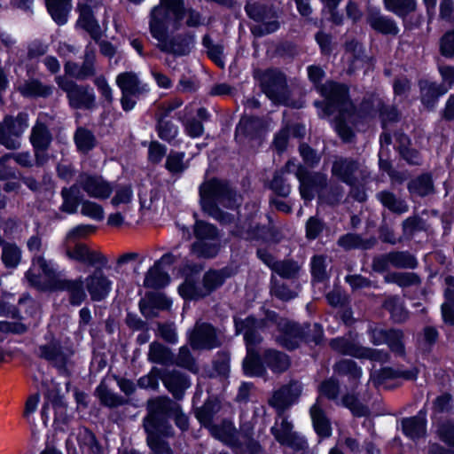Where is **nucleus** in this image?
Masks as SVG:
<instances>
[{
    "instance_id": "obj_51",
    "label": "nucleus",
    "mask_w": 454,
    "mask_h": 454,
    "mask_svg": "<svg viewBox=\"0 0 454 454\" xmlns=\"http://www.w3.org/2000/svg\"><path fill=\"white\" fill-rule=\"evenodd\" d=\"M404 338L405 336L402 329H388L387 345L389 351L393 352L396 357H405L407 356Z\"/></svg>"
},
{
    "instance_id": "obj_13",
    "label": "nucleus",
    "mask_w": 454,
    "mask_h": 454,
    "mask_svg": "<svg viewBox=\"0 0 454 454\" xmlns=\"http://www.w3.org/2000/svg\"><path fill=\"white\" fill-rule=\"evenodd\" d=\"M28 128V114L24 112L16 116L6 115L0 121V145L8 150L19 149L20 138Z\"/></svg>"
},
{
    "instance_id": "obj_64",
    "label": "nucleus",
    "mask_w": 454,
    "mask_h": 454,
    "mask_svg": "<svg viewBox=\"0 0 454 454\" xmlns=\"http://www.w3.org/2000/svg\"><path fill=\"white\" fill-rule=\"evenodd\" d=\"M454 409V397L449 393H442L434 398L432 403L433 414H451Z\"/></svg>"
},
{
    "instance_id": "obj_20",
    "label": "nucleus",
    "mask_w": 454,
    "mask_h": 454,
    "mask_svg": "<svg viewBox=\"0 0 454 454\" xmlns=\"http://www.w3.org/2000/svg\"><path fill=\"white\" fill-rule=\"evenodd\" d=\"M302 392V384L295 380H290L287 384L281 386L275 390L269 399L268 403L277 410L279 416L300 397Z\"/></svg>"
},
{
    "instance_id": "obj_1",
    "label": "nucleus",
    "mask_w": 454,
    "mask_h": 454,
    "mask_svg": "<svg viewBox=\"0 0 454 454\" xmlns=\"http://www.w3.org/2000/svg\"><path fill=\"white\" fill-rule=\"evenodd\" d=\"M317 91L327 100L326 114H332L335 110L339 112L335 121L336 131L344 141H350L353 131L347 122L360 129V124L367 118L366 114L355 110L348 97V88L343 84L327 81L317 86Z\"/></svg>"
},
{
    "instance_id": "obj_42",
    "label": "nucleus",
    "mask_w": 454,
    "mask_h": 454,
    "mask_svg": "<svg viewBox=\"0 0 454 454\" xmlns=\"http://www.w3.org/2000/svg\"><path fill=\"white\" fill-rule=\"evenodd\" d=\"M382 308L388 312L391 320L395 324L405 323L409 317V312L398 296L384 299Z\"/></svg>"
},
{
    "instance_id": "obj_18",
    "label": "nucleus",
    "mask_w": 454,
    "mask_h": 454,
    "mask_svg": "<svg viewBox=\"0 0 454 454\" xmlns=\"http://www.w3.org/2000/svg\"><path fill=\"white\" fill-rule=\"evenodd\" d=\"M257 257L274 273L285 279H297L302 265L294 259L277 260L273 254L264 248H258Z\"/></svg>"
},
{
    "instance_id": "obj_46",
    "label": "nucleus",
    "mask_w": 454,
    "mask_h": 454,
    "mask_svg": "<svg viewBox=\"0 0 454 454\" xmlns=\"http://www.w3.org/2000/svg\"><path fill=\"white\" fill-rule=\"evenodd\" d=\"M52 141V136L48 127L37 120L33 126L30 135V142L34 148L49 149Z\"/></svg>"
},
{
    "instance_id": "obj_12",
    "label": "nucleus",
    "mask_w": 454,
    "mask_h": 454,
    "mask_svg": "<svg viewBox=\"0 0 454 454\" xmlns=\"http://www.w3.org/2000/svg\"><path fill=\"white\" fill-rule=\"evenodd\" d=\"M247 16L261 24L255 25L251 31L255 36H263L277 31L280 24L272 5L261 2H248L245 6Z\"/></svg>"
},
{
    "instance_id": "obj_52",
    "label": "nucleus",
    "mask_w": 454,
    "mask_h": 454,
    "mask_svg": "<svg viewBox=\"0 0 454 454\" xmlns=\"http://www.w3.org/2000/svg\"><path fill=\"white\" fill-rule=\"evenodd\" d=\"M48 12L52 19L59 25L67 20V15L71 10V0H46Z\"/></svg>"
},
{
    "instance_id": "obj_5",
    "label": "nucleus",
    "mask_w": 454,
    "mask_h": 454,
    "mask_svg": "<svg viewBox=\"0 0 454 454\" xmlns=\"http://www.w3.org/2000/svg\"><path fill=\"white\" fill-rule=\"evenodd\" d=\"M35 263H38L45 278H51V291H65L68 294V301L72 306H80L86 299L87 294L84 289L85 281L82 277L69 279L61 277L51 262L45 258H35Z\"/></svg>"
},
{
    "instance_id": "obj_27",
    "label": "nucleus",
    "mask_w": 454,
    "mask_h": 454,
    "mask_svg": "<svg viewBox=\"0 0 454 454\" xmlns=\"http://www.w3.org/2000/svg\"><path fill=\"white\" fill-rule=\"evenodd\" d=\"M419 370L416 367L401 370L393 367H383L378 371L371 372V381L374 387H382L388 380L403 378L407 381H415L418 379Z\"/></svg>"
},
{
    "instance_id": "obj_7",
    "label": "nucleus",
    "mask_w": 454,
    "mask_h": 454,
    "mask_svg": "<svg viewBox=\"0 0 454 454\" xmlns=\"http://www.w3.org/2000/svg\"><path fill=\"white\" fill-rule=\"evenodd\" d=\"M168 25L149 26L152 36L158 42L157 48L162 52L178 57L188 55L194 46V35L184 33L168 36Z\"/></svg>"
},
{
    "instance_id": "obj_22",
    "label": "nucleus",
    "mask_w": 454,
    "mask_h": 454,
    "mask_svg": "<svg viewBox=\"0 0 454 454\" xmlns=\"http://www.w3.org/2000/svg\"><path fill=\"white\" fill-rule=\"evenodd\" d=\"M234 326L236 334H242L247 348L256 347L262 342V337L259 331L265 325L263 319H258L254 316L245 318L234 317Z\"/></svg>"
},
{
    "instance_id": "obj_36",
    "label": "nucleus",
    "mask_w": 454,
    "mask_h": 454,
    "mask_svg": "<svg viewBox=\"0 0 454 454\" xmlns=\"http://www.w3.org/2000/svg\"><path fill=\"white\" fill-rule=\"evenodd\" d=\"M371 28L385 35H396L400 32L395 20L390 16L380 14L379 9L375 7H371Z\"/></svg>"
},
{
    "instance_id": "obj_63",
    "label": "nucleus",
    "mask_w": 454,
    "mask_h": 454,
    "mask_svg": "<svg viewBox=\"0 0 454 454\" xmlns=\"http://www.w3.org/2000/svg\"><path fill=\"white\" fill-rule=\"evenodd\" d=\"M22 251L15 243L4 245L2 249L1 260L7 269H16L21 262Z\"/></svg>"
},
{
    "instance_id": "obj_43",
    "label": "nucleus",
    "mask_w": 454,
    "mask_h": 454,
    "mask_svg": "<svg viewBox=\"0 0 454 454\" xmlns=\"http://www.w3.org/2000/svg\"><path fill=\"white\" fill-rule=\"evenodd\" d=\"M54 87L43 83L37 79L26 81L20 86V92L25 97L48 98L53 93Z\"/></svg>"
},
{
    "instance_id": "obj_55",
    "label": "nucleus",
    "mask_w": 454,
    "mask_h": 454,
    "mask_svg": "<svg viewBox=\"0 0 454 454\" xmlns=\"http://www.w3.org/2000/svg\"><path fill=\"white\" fill-rule=\"evenodd\" d=\"M169 282L168 273L163 271L158 264H153L151 267L145 278L144 286L147 288H162Z\"/></svg>"
},
{
    "instance_id": "obj_11",
    "label": "nucleus",
    "mask_w": 454,
    "mask_h": 454,
    "mask_svg": "<svg viewBox=\"0 0 454 454\" xmlns=\"http://www.w3.org/2000/svg\"><path fill=\"white\" fill-rule=\"evenodd\" d=\"M147 414L143 419V427H157L169 434V428H173L167 419L173 411L178 410V403L168 396H158L147 401Z\"/></svg>"
},
{
    "instance_id": "obj_41",
    "label": "nucleus",
    "mask_w": 454,
    "mask_h": 454,
    "mask_svg": "<svg viewBox=\"0 0 454 454\" xmlns=\"http://www.w3.org/2000/svg\"><path fill=\"white\" fill-rule=\"evenodd\" d=\"M80 186L78 183L75 182L70 187H64L61 190V198L63 200V203L60 207L62 212L67 214H74L77 211L78 206L82 205V199L80 195Z\"/></svg>"
},
{
    "instance_id": "obj_16",
    "label": "nucleus",
    "mask_w": 454,
    "mask_h": 454,
    "mask_svg": "<svg viewBox=\"0 0 454 454\" xmlns=\"http://www.w3.org/2000/svg\"><path fill=\"white\" fill-rule=\"evenodd\" d=\"M61 249L69 260L76 262L102 267L108 263L107 258L101 252L91 250L81 241L64 239Z\"/></svg>"
},
{
    "instance_id": "obj_38",
    "label": "nucleus",
    "mask_w": 454,
    "mask_h": 454,
    "mask_svg": "<svg viewBox=\"0 0 454 454\" xmlns=\"http://www.w3.org/2000/svg\"><path fill=\"white\" fill-rule=\"evenodd\" d=\"M310 417L317 434L323 438H327L332 434V427L319 399L310 408Z\"/></svg>"
},
{
    "instance_id": "obj_6",
    "label": "nucleus",
    "mask_w": 454,
    "mask_h": 454,
    "mask_svg": "<svg viewBox=\"0 0 454 454\" xmlns=\"http://www.w3.org/2000/svg\"><path fill=\"white\" fill-rule=\"evenodd\" d=\"M192 230L196 239L191 246L192 254L204 259L215 257L221 249L218 229L207 222L197 220Z\"/></svg>"
},
{
    "instance_id": "obj_10",
    "label": "nucleus",
    "mask_w": 454,
    "mask_h": 454,
    "mask_svg": "<svg viewBox=\"0 0 454 454\" xmlns=\"http://www.w3.org/2000/svg\"><path fill=\"white\" fill-rule=\"evenodd\" d=\"M255 79L259 80L263 93L275 104H285L289 98L286 77L278 69L255 70Z\"/></svg>"
},
{
    "instance_id": "obj_21",
    "label": "nucleus",
    "mask_w": 454,
    "mask_h": 454,
    "mask_svg": "<svg viewBox=\"0 0 454 454\" xmlns=\"http://www.w3.org/2000/svg\"><path fill=\"white\" fill-rule=\"evenodd\" d=\"M190 344L193 349H207L219 348L223 341L217 330L207 323H196L191 334Z\"/></svg>"
},
{
    "instance_id": "obj_40",
    "label": "nucleus",
    "mask_w": 454,
    "mask_h": 454,
    "mask_svg": "<svg viewBox=\"0 0 454 454\" xmlns=\"http://www.w3.org/2000/svg\"><path fill=\"white\" fill-rule=\"evenodd\" d=\"M116 84L121 89V93H130L135 94V96H139L147 90L145 85L141 83L137 75L133 72H124L118 74L116 77Z\"/></svg>"
},
{
    "instance_id": "obj_62",
    "label": "nucleus",
    "mask_w": 454,
    "mask_h": 454,
    "mask_svg": "<svg viewBox=\"0 0 454 454\" xmlns=\"http://www.w3.org/2000/svg\"><path fill=\"white\" fill-rule=\"evenodd\" d=\"M438 439L454 452V419L440 421L435 430Z\"/></svg>"
},
{
    "instance_id": "obj_15",
    "label": "nucleus",
    "mask_w": 454,
    "mask_h": 454,
    "mask_svg": "<svg viewBox=\"0 0 454 454\" xmlns=\"http://www.w3.org/2000/svg\"><path fill=\"white\" fill-rule=\"evenodd\" d=\"M184 0H160L150 12L149 26L172 24L175 30L182 27Z\"/></svg>"
},
{
    "instance_id": "obj_34",
    "label": "nucleus",
    "mask_w": 454,
    "mask_h": 454,
    "mask_svg": "<svg viewBox=\"0 0 454 454\" xmlns=\"http://www.w3.org/2000/svg\"><path fill=\"white\" fill-rule=\"evenodd\" d=\"M444 303L441 305V314L445 325L454 326V276L449 274L444 278Z\"/></svg>"
},
{
    "instance_id": "obj_48",
    "label": "nucleus",
    "mask_w": 454,
    "mask_h": 454,
    "mask_svg": "<svg viewBox=\"0 0 454 454\" xmlns=\"http://www.w3.org/2000/svg\"><path fill=\"white\" fill-rule=\"evenodd\" d=\"M383 3L385 8L398 16L402 21L406 16L415 12L418 7L416 0H383Z\"/></svg>"
},
{
    "instance_id": "obj_19",
    "label": "nucleus",
    "mask_w": 454,
    "mask_h": 454,
    "mask_svg": "<svg viewBox=\"0 0 454 454\" xmlns=\"http://www.w3.org/2000/svg\"><path fill=\"white\" fill-rule=\"evenodd\" d=\"M76 182L80 188L90 198L97 200H106L113 192V185L102 176L82 172L79 174Z\"/></svg>"
},
{
    "instance_id": "obj_30",
    "label": "nucleus",
    "mask_w": 454,
    "mask_h": 454,
    "mask_svg": "<svg viewBox=\"0 0 454 454\" xmlns=\"http://www.w3.org/2000/svg\"><path fill=\"white\" fill-rule=\"evenodd\" d=\"M296 167V160L291 159L278 170L275 171L272 180L270 184V188L275 194L286 198L291 193L292 186L287 182L286 174L294 173Z\"/></svg>"
},
{
    "instance_id": "obj_37",
    "label": "nucleus",
    "mask_w": 454,
    "mask_h": 454,
    "mask_svg": "<svg viewBox=\"0 0 454 454\" xmlns=\"http://www.w3.org/2000/svg\"><path fill=\"white\" fill-rule=\"evenodd\" d=\"M376 197L383 207L392 214L403 215L409 210L407 200L402 199V197H397V195L390 192V190H382L376 194Z\"/></svg>"
},
{
    "instance_id": "obj_59",
    "label": "nucleus",
    "mask_w": 454,
    "mask_h": 454,
    "mask_svg": "<svg viewBox=\"0 0 454 454\" xmlns=\"http://www.w3.org/2000/svg\"><path fill=\"white\" fill-rule=\"evenodd\" d=\"M74 140L78 151L83 153L90 152L96 145V137L94 134L83 127H79L76 129Z\"/></svg>"
},
{
    "instance_id": "obj_50",
    "label": "nucleus",
    "mask_w": 454,
    "mask_h": 454,
    "mask_svg": "<svg viewBox=\"0 0 454 454\" xmlns=\"http://www.w3.org/2000/svg\"><path fill=\"white\" fill-rule=\"evenodd\" d=\"M96 394L101 404L109 408L122 406L129 403L127 398L109 389L104 382H101L96 388Z\"/></svg>"
},
{
    "instance_id": "obj_25",
    "label": "nucleus",
    "mask_w": 454,
    "mask_h": 454,
    "mask_svg": "<svg viewBox=\"0 0 454 454\" xmlns=\"http://www.w3.org/2000/svg\"><path fill=\"white\" fill-rule=\"evenodd\" d=\"M278 330L279 334L277 337V341L282 347L293 350L301 343L302 325L281 318L278 322Z\"/></svg>"
},
{
    "instance_id": "obj_4",
    "label": "nucleus",
    "mask_w": 454,
    "mask_h": 454,
    "mask_svg": "<svg viewBox=\"0 0 454 454\" xmlns=\"http://www.w3.org/2000/svg\"><path fill=\"white\" fill-rule=\"evenodd\" d=\"M231 276V270L227 267L220 270L211 269L204 273L200 285L192 278H187L179 286L178 292L187 300L203 299L219 289Z\"/></svg>"
},
{
    "instance_id": "obj_35",
    "label": "nucleus",
    "mask_w": 454,
    "mask_h": 454,
    "mask_svg": "<svg viewBox=\"0 0 454 454\" xmlns=\"http://www.w3.org/2000/svg\"><path fill=\"white\" fill-rule=\"evenodd\" d=\"M262 359L266 369L269 368L277 374L286 372L291 365L290 358L286 353L273 348L265 349L262 353Z\"/></svg>"
},
{
    "instance_id": "obj_49",
    "label": "nucleus",
    "mask_w": 454,
    "mask_h": 454,
    "mask_svg": "<svg viewBox=\"0 0 454 454\" xmlns=\"http://www.w3.org/2000/svg\"><path fill=\"white\" fill-rule=\"evenodd\" d=\"M148 360L152 363L168 365L174 364V355L163 344L153 341L149 346Z\"/></svg>"
},
{
    "instance_id": "obj_23",
    "label": "nucleus",
    "mask_w": 454,
    "mask_h": 454,
    "mask_svg": "<svg viewBox=\"0 0 454 454\" xmlns=\"http://www.w3.org/2000/svg\"><path fill=\"white\" fill-rule=\"evenodd\" d=\"M85 278L86 290L91 301H100L106 299L112 290V281L103 272L102 266L97 267Z\"/></svg>"
},
{
    "instance_id": "obj_58",
    "label": "nucleus",
    "mask_w": 454,
    "mask_h": 454,
    "mask_svg": "<svg viewBox=\"0 0 454 454\" xmlns=\"http://www.w3.org/2000/svg\"><path fill=\"white\" fill-rule=\"evenodd\" d=\"M219 404L213 401L206 402L196 411V418L208 430L214 427V417L219 411Z\"/></svg>"
},
{
    "instance_id": "obj_3",
    "label": "nucleus",
    "mask_w": 454,
    "mask_h": 454,
    "mask_svg": "<svg viewBox=\"0 0 454 454\" xmlns=\"http://www.w3.org/2000/svg\"><path fill=\"white\" fill-rule=\"evenodd\" d=\"M200 203L203 211L218 204L233 208L239 204L237 192L226 181L212 178L203 182L199 188Z\"/></svg>"
},
{
    "instance_id": "obj_53",
    "label": "nucleus",
    "mask_w": 454,
    "mask_h": 454,
    "mask_svg": "<svg viewBox=\"0 0 454 454\" xmlns=\"http://www.w3.org/2000/svg\"><path fill=\"white\" fill-rule=\"evenodd\" d=\"M384 280L387 284H395L401 287L418 286L421 283V278L416 272H387L384 276Z\"/></svg>"
},
{
    "instance_id": "obj_32",
    "label": "nucleus",
    "mask_w": 454,
    "mask_h": 454,
    "mask_svg": "<svg viewBox=\"0 0 454 454\" xmlns=\"http://www.w3.org/2000/svg\"><path fill=\"white\" fill-rule=\"evenodd\" d=\"M244 373L250 377L266 379L268 372L265 364L255 347L247 348V355L242 364Z\"/></svg>"
},
{
    "instance_id": "obj_31",
    "label": "nucleus",
    "mask_w": 454,
    "mask_h": 454,
    "mask_svg": "<svg viewBox=\"0 0 454 454\" xmlns=\"http://www.w3.org/2000/svg\"><path fill=\"white\" fill-rule=\"evenodd\" d=\"M406 188L410 195L413 197H427L434 193V181L433 175L429 172L422 173L411 177L406 183Z\"/></svg>"
},
{
    "instance_id": "obj_29",
    "label": "nucleus",
    "mask_w": 454,
    "mask_h": 454,
    "mask_svg": "<svg viewBox=\"0 0 454 454\" xmlns=\"http://www.w3.org/2000/svg\"><path fill=\"white\" fill-rule=\"evenodd\" d=\"M420 91V101L427 110H434L442 95L447 92L444 85L432 82L427 79H420L418 82Z\"/></svg>"
},
{
    "instance_id": "obj_2",
    "label": "nucleus",
    "mask_w": 454,
    "mask_h": 454,
    "mask_svg": "<svg viewBox=\"0 0 454 454\" xmlns=\"http://www.w3.org/2000/svg\"><path fill=\"white\" fill-rule=\"evenodd\" d=\"M317 91L327 100L326 114H332L335 110L339 112L335 121L336 131L344 141H350L353 131L347 122L360 129V124L367 118L366 114L355 110L348 97V88L343 84L327 81L317 86Z\"/></svg>"
},
{
    "instance_id": "obj_54",
    "label": "nucleus",
    "mask_w": 454,
    "mask_h": 454,
    "mask_svg": "<svg viewBox=\"0 0 454 454\" xmlns=\"http://www.w3.org/2000/svg\"><path fill=\"white\" fill-rule=\"evenodd\" d=\"M402 433L406 438L412 441L423 439L427 435V429H426L414 416L404 418L401 421Z\"/></svg>"
},
{
    "instance_id": "obj_17",
    "label": "nucleus",
    "mask_w": 454,
    "mask_h": 454,
    "mask_svg": "<svg viewBox=\"0 0 454 454\" xmlns=\"http://www.w3.org/2000/svg\"><path fill=\"white\" fill-rule=\"evenodd\" d=\"M38 351L39 357L49 362L61 373L67 372V365L74 353L72 346L62 344L55 338H52L48 343L39 346Z\"/></svg>"
},
{
    "instance_id": "obj_33",
    "label": "nucleus",
    "mask_w": 454,
    "mask_h": 454,
    "mask_svg": "<svg viewBox=\"0 0 454 454\" xmlns=\"http://www.w3.org/2000/svg\"><path fill=\"white\" fill-rule=\"evenodd\" d=\"M210 434L231 447H239L241 444L239 433L234 424L230 420H223L209 429Z\"/></svg>"
},
{
    "instance_id": "obj_26",
    "label": "nucleus",
    "mask_w": 454,
    "mask_h": 454,
    "mask_svg": "<svg viewBox=\"0 0 454 454\" xmlns=\"http://www.w3.org/2000/svg\"><path fill=\"white\" fill-rule=\"evenodd\" d=\"M153 372H157L159 379L175 399L181 400L184 397V391L190 387V382L186 375L176 370L162 371L154 368Z\"/></svg>"
},
{
    "instance_id": "obj_45",
    "label": "nucleus",
    "mask_w": 454,
    "mask_h": 454,
    "mask_svg": "<svg viewBox=\"0 0 454 454\" xmlns=\"http://www.w3.org/2000/svg\"><path fill=\"white\" fill-rule=\"evenodd\" d=\"M77 442L82 452L88 454H104V450L95 434L87 427H80L77 434Z\"/></svg>"
},
{
    "instance_id": "obj_60",
    "label": "nucleus",
    "mask_w": 454,
    "mask_h": 454,
    "mask_svg": "<svg viewBox=\"0 0 454 454\" xmlns=\"http://www.w3.org/2000/svg\"><path fill=\"white\" fill-rule=\"evenodd\" d=\"M261 128L262 121L259 118L243 117L236 128V137L244 136L253 138L257 136Z\"/></svg>"
},
{
    "instance_id": "obj_47",
    "label": "nucleus",
    "mask_w": 454,
    "mask_h": 454,
    "mask_svg": "<svg viewBox=\"0 0 454 454\" xmlns=\"http://www.w3.org/2000/svg\"><path fill=\"white\" fill-rule=\"evenodd\" d=\"M330 346L339 353L356 357H367L369 354V350L367 348L350 342L344 338L333 339L330 341Z\"/></svg>"
},
{
    "instance_id": "obj_9",
    "label": "nucleus",
    "mask_w": 454,
    "mask_h": 454,
    "mask_svg": "<svg viewBox=\"0 0 454 454\" xmlns=\"http://www.w3.org/2000/svg\"><path fill=\"white\" fill-rule=\"evenodd\" d=\"M55 81L58 86L67 94L71 108L90 111L96 107V94L90 85L79 84L64 76H57Z\"/></svg>"
},
{
    "instance_id": "obj_24",
    "label": "nucleus",
    "mask_w": 454,
    "mask_h": 454,
    "mask_svg": "<svg viewBox=\"0 0 454 454\" xmlns=\"http://www.w3.org/2000/svg\"><path fill=\"white\" fill-rule=\"evenodd\" d=\"M394 148L400 160L405 161L410 166H420L423 164V155L419 150L413 147L412 140L410 136L403 130L395 132Z\"/></svg>"
},
{
    "instance_id": "obj_8",
    "label": "nucleus",
    "mask_w": 454,
    "mask_h": 454,
    "mask_svg": "<svg viewBox=\"0 0 454 454\" xmlns=\"http://www.w3.org/2000/svg\"><path fill=\"white\" fill-rule=\"evenodd\" d=\"M332 173L351 186L350 195L355 200L358 201L366 200V178L362 176L359 181L361 172L358 162L350 159H339L333 162Z\"/></svg>"
},
{
    "instance_id": "obj_14",
    "label": "nucleus",
    "mask_w": 454,
    "mask_h": 454,
    "mask_svg": "<svg viewBox=\"0 0 454 454\" xmlns=\"http://www.w3.org/2000/svg\"><path fill=\"white\" fill-rule=\"evenodd\" d=\"M294 175L299 182V192L305 201H311L316 194L327 188V176L319 171H310L303 164H296Z\"/></svg>"
},
{
    "instance_id": "obj_44",
    "label": "nucleus",
    "mask_w": 454,
    "mask_h": 454,
    "mask_svg": "<svg viewBox=\"0 0 454 454\" xmlns=\"http://www.w3.org/2000/svg\"><path fill=\"white\" fill-rule=\"evenodd\" d=\"M38 257L44 258L43 255H34L31 260V267L26 272L25 278L30 286L39 291H51V278H46V280H43L42 275L36 272V269L43 271L39 264L34 262V260ZM42 273L43 274V272Z\"/></svg>"
},
{
    "instance_id": "obj_57",
    "label": "nucleus",
    "mask_w": 454,
    "mask_h": 454,
    "mask_svg": "<svg viewBox=\"0 0 454 454\" xmlns=\"http://www.w3.org/2000/svg\"><path fill=\"white\" fill-rule=\"evenodd\" d=\"M202 45L207 49L208 58L219 67L224 68L223 45L222 43H214L208 35L203 36Z\"/></svg>"
},
{
    "instance_id": "obj_28",
    "label": "nucleus",
    "mask_w": 454,
    "mask_h": 454,
    "mask_svg": "<svg viewBox=\"0 0 454 454\" xmlns=\"http://www.w3.org/2000/svg\"><path fill=\"white\" fill-rule=\"evenodd\" d=\"M144 429L146 434V443L153 454H173L168 442L164 440V438L174 436L173 428H169V434L157 427H144Z\"/></svg>"
},
{
    "instance_id": "obj_39",
    "label": "nucleus",
    "mask_w": 454,
    "mask_h": 454,
    "mask_svg": "<svg viewBox=\"0 0 454 454\" xmlns=\"http://www.w3.org/2000/svg\"><path fill=\"white\" fill-rule=\"evenodd\" d=\"M79 11L80 17L77 24L85 29L95 41L100 39L101 29L94 18L91 7L89 4H81L79 5Z\"/></svg>"
},
{
    "instance_id": "obj_61",
    "label": "nucleus",
    "mask_w": 454,
    "mask_h": 454,
    "mask_svg": "<svg viewBox=\"0 0 454 454\" xmlns=\"http://www.w3.org/2000/svg\"><path fill=\"white\" fill-rule=\"evenodd\" d=\"M391 265L401 269H415L418 259L409 251H390Z\"/></svg>"
},
{
    "instance_id": "obj_56",
    "label": "nucleus",
    "mask_w": 454,
    "mask_h": 454,
    "mask_svg": "<svg viewBox=\"0 0 454 454\" xmlns=\"http://www.w3.org/2000/svg\"><path fill=\"white\" fill-rule=\"evenodd\" d=\"M275 421V425L271 427L270 431L275 439L282 444L289 437L295 434L293 432V424L287 420L284 413L279 416Z\"/></svg>"
}]
</instances>
